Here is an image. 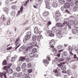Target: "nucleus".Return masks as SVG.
Instances as JSON below:
<instances>
[{
	"label": "nucleus",
	"instance_id": "nucleus-44",
	"mask_svg": "<svg viewBox=\"0 0 78 78\" xmlns=\"http://www.w3.org/2000/svg\"><path fill=\"white\" fill-rule=\"evenodd\" d=\"M64 65V64H65V63L64 62H63V63H61L60 64H59L58 65V66H59V67H61L62 66V65Z\"/></svg>",
	"mask_w": 78,
	"mask_h": 78
},
{
	"label": "nucleus",
	"instance_id": "nucleus-63",
	"mask_svg": "<svg viewBox=\"0 0 78 78\" xmlns=\"http://www.w3.org/2000/svg\"><path fill=\"white\" fill-rule=\"evenodd\" d=\"M16 7L15 5H13L12 6V9H16Z\"/></svg>",
	"mask_w": 78,
	"mask_h": 78
},
{
	"label": "nucleus",
	"instance_id": "nucleus-60",
	"mask_svg": "<svg viewBox=\"0 0 78 78\" xmlns=\"http://www.w3.org/2000/svg\"><path fill=\"white\" fill-rule=\"evenodd\" d=\"M28 72H29V73H31L32 72V69H29L28 70Z\"/></svg>",
	"mask_w": 78,
	"mask_h": 78
},
{
	"label": "nucleus",
	"instance_id": "nucleus-57",
	"mask_svg": "<svg viewBox=\"0 0 78 78\" xmlns=\"http://www.w3.org/2000/svg\"><path fill=\"white\" fill-rule=\"evenodd\" d=\"M75 5L76 6H78V0L76 1L75 2Z\"/></svg>",
	"mask_w": 78,
	"mask_h": 78
},
{
	"label": "nucleus",
	"instance_id": "nucleus-25",
	"mask_svg": "<svg viewBox=\"0 0 78 78\" xmlns=\"http://www.w3.org/2000/svg\"><path fill=\"white\" fill-rule=\"evenodd\" d=\"M16 14V12L15 11H12L11 13V15L12 17H14Z\"/></svg>",
	"mask_w": 78,
	"mask_h": 78
},
{
	"label": "nucleus",
	"instance_id": "nucleus-48",
	"mask_svg": "<svg viewBox=\"0 0 78 78\" xmlns=\"http://www.w3.org/2000/svg\"><path fill=\"white\" fill-rule=\"evenodd\" d=\"M67 74H68V75H70L72 74V73L70 70L67 71Z\"/></svg>",
	"mask_w": 78,
	"mask_h": 78
},
{
	"label": "nucleus",
	"instance_id": "nucleus-21",
	"mask_svg": "<svg viewBox=\"0 0 78 78\" xmlns=\"http://www.w3.org/2000/svg\"><path fill=\"white\" fill-rule=\"evenodd\" d=\"M58 6V4L54 2L52 3V6L54 8H56L57 6Z\"/></svg>",
	"mask_w": 78,
	"mask_h": 78
},
{
	"label": "nucleus",
	"instance_id": "nucleus-38",
	"mask_svg": "<svg viewBox=\"0 0 78 78\" xmlns=\"http://www.w3.org/2000/svg\"><path fill=\"white\" fill-rule=\"evenodd\" d=\"M27 36H31L32 35H31V33L29 31L27 32Z\"/></svg>",
	"mask_w": 78,
	"mask_h": 78
},
{
	"label": "nucleus",
	"instance_id": "nucleus-53",
	"mask_svg": "<svg viewBox=\"0 0 78 78\" xmlns=\"http://www.w3.org/2000/svg\"><path fill=\"white\" fill-rule=\"evenodd\" d=\"M47 58L48 59L49 61H51V59L50 58V56L48 55L47 57Z\"/></svg>",
	"mask_w": 78,
	"mask_h": 78
},
{
	"label": "nucleus",
	"instance_id": "nucleus-41",
	"mask_svg": "<svg viewBox=\"0 0 78 78\" xmlns=\"http://www.w3.org/2000/svg\"><path fill=\"white\" fill-rule=\"evenodd\" d=\"M43 62L44 64H45V63L48 64V63H49V62H48V61L47 60H44Z\"/></svg>",
	"mask_w": 78,
	"mask_h": 78
},
{
	"label": "nucleus",
	"instance_id": "nucleus-52",
	"mask_svg": "<svg viewBox=\"0 0 78 78\" xmlns=\"http://www.w3.org/2000/svg\"><path fill=\"white\" fill-rule=\"evenodd\" d=\"M37 57H38V55L36 54H34V58H37Z\"/></svg>",
	"mask_w": 78,
	"mask_h": 78
},
{
	"label": "nucleus",
	"instance_id": "nucleus-34",
	"mask_svg": "<svg viewBox=\"0 0 78 78\" xmlns=\"http://www.w3.org/2000/svg\"><path fill=\"white\" fill-rule=\"evenodd\" d=\"M43 38V37H42V35H40L38 36H37V39H41Z\"/></svg>",
	"mask_w": 78,
	"mask_h": 78
},
{
	"label": "nucleus",
	"instance_id": "nucleus-37",
	"mask_svg": "<svg viewBox=\"0 0 78 78\" xmlns=\"http://www.w3.org/2000/svg\"><path fill=\"white\" fill-rule=\"evenodd\" d=\"M7 64V62H6V60H5L4 61H3L2 62V65H5Z\"/></svg>",
	"mask_w": 78,
	"mask_h": 78
},
{
	"label": "nucleus",
	"instance_id": "nucleus-51",
	"mask_svg": "<svg viewBox=\"0 0 78 78\" xmlns=\"http://www.w3.org/2000/svg\"><path fill=\"white\" fill-rule=\"evenodd\" d=\"M66 12V13H68V14H71V13L68 11L67 9H66L65 11Z\"/></svg>",
	"mask_w": 78,
	"mask_h": 78
},
{
	"label": "nucleus",
	"instance_id": "nucleus-16",
	"mask_svg": "<svg viewBox=\"0 0 78 78\" xmlns=\"http://www.w3.org/2000/svg\"><path fill=\"white\" fill-rule=\"evenodd\" d=\"M25 48V47L24 46H21L19 49V51H22Z\"/></svg>",
	"mask_w": 78,
	"mask_h": 78
},
{
	"label": "nucleus",
	"instance_id": "nucleus-49",
	"mask_svg": "<svg viewBox=\"0 0 78 78\" xmlns=\"http://www.w3.org/2000/svg\"><path fill=\"white\" fill-rule=\"evenodd\" d=\"M56 27L54 26L52 28V30H53V31H55L56 30Z\"/></svg>",
	"mask_w": 78,
	"mask_h": 78
},
{
	"label": "nucleus",
	"instance_id": "nucleus-47",
	"mask_svg": "<svg viewBox=\"0 0 78 78\" xmlns=\"http://www.w3.org/2000/svg\"><path fill=\"white\" fill-rule=\"evenodd\" d=\"M61 69L62 70H66V67L65 66H63L62 67V68Z\"/></svg>",
	"mask_w": 78,
	"mask_h": 78
},
{
	"label": "nucleus",
	"instance_id": "nucleus-46",
	"mask_svg": "<svg viewBox=\"0 0 78 78\" xmlns=\"http://www.w3.org/2000/svg\"><path fill=\"white\" fill-rule=\"evenodd\" d=\"M28 2H29V1H27L26 2V3L24 4V6L25 7H26L27 6V4L28 3Z\"/></svg>",
	"mask_w": 78,
	"mask_h": 78
},
{
	"label": "nucleus",
	"instance_id": "nucleus-50",
	"mask_svg": "<svg viewBox=\"0 0 78 78\" xmlns=\"http://www.w3.org/2000/svg\"><path fill=\"white\" fill-rule=\"evenodd\" d=\"M63 55V56H67V53L66 52H64Z\"/></svg>",
	"mask_w": 78,
	"mask_h": 78
},
{
	"label": "nucleus",
	"instance_id": "nucleus-18",
	"mask_svg": "<svg viewBox=\"0 0 78 78\" xmlns=\"http://www.w3.org/2000/svg\"><path fill=\"white\" fill-rule=\"evenodd\" d=\"M23 75V73H22V72H19L18 73L17 75V77H21V76H22V75Z\"/></svg>",
	"mask_w": 78,
	"mask_h": 78
},
{
	"label": "nucleus",
	"instance_id": "nucleus-30",
	"mask_svg": "<svg viewBox=\"0 0 78 78\" xmlns=\"http://www.w3.org/2000/svg\"><path fill=\"white\" fill-rule=\"evenodd\" d=\"M46 8L48 9H50V6L49 3H48L46 4Z\"/></svg>",
	"mask_w": 78,
	"mask_h": 78
},
{
	"label": "nucleus",
	"instance_id": "nucleus-59",
	"mask_svg": "<svg viewBox=\"0 0 78 78\" xmlns=\"http://www.w3.org/2000/svg\"><path fill=\"white\" fill-rule=\"evenodd\" d=\"M54 72L55 73H57L58 72V70L57 69H54Z\"/></svg>",
	"mask_w": 78,
	"mask_h": 78
},
{
	"label": "nucleus",
	"instance_id": "nucleus-12",
	"mask_svg": "<svg viewBox=\"0 0 78 78\" xmlns=\"http://www.w3.org/2000/svg\"><path fill=\"white\" fill-rule=\"evenodd\" d=\"M75 21L73 20H71L69 21V24L70 25L73 26L74 25V23Z\"/></svg>",
	"mask_w": 78,
	"mask_h": 78
},
{
	"label": "nucleus",
	"instance_id": "nucleus-58",
	"mask_svg": "<svg viewBox=\"0 0 78 78\" xmlns=\"http://www.w3.org/2000/svg\"><path fill=\"white\" fill-rule=\"evenodd\" d=\"M29 61H30V59L28 58H27L26 59V61L27 62H29Z\"/></svg>",
	"mask_w": 78,
	"mask_h": 78
},
{
	"label": "nucleus",
	"instance_id": "nucleus-23",
	"mask_svg": "<svg viewBox=\"0 0 78 78\" xmlns=\"http://www.w3.org/2000/svg\"><path fill=\"white\" fill-rule=\"evenodd\" d=\"M26 45L27 47H32V49H33V46H32L31 43H29L27 44Z\"/></svg>",
	"mask_w": 78,
	"mask_h": 78
},
{
	"label": "nucleus",
	"instance_id": "nucleus-10",
	"mask_svg": "<svg viewBox=\"0 0 78 78\" xmlns=\"http://www.w3.org/2000/svg\"><path fill=\"white\" fill-rule=\"evenodd\" d=\"M55 42L54 40H51L49 43V44L50 45V46H53V45H55Z\"/></svg>",
	"mask_w": 78,
	"mask_h": 78
},
{
	"label": "nucleus",
	"instance_id": "nucleus-9",
	"mask_svg": "<svg viewBox=\"0 0 78 78\" xmlns=\"http://www.w3.org/2000/svg\"><path fill=\"white\" fill-rule=\"evenodd\" d=\"M34 33L35 34H38L39 33V30L37 27H35L34 29Z\"/></svg>",
	"mask_w": 78,
	"mask_h": 78
},
{
	"label": "nucleus",
	"instance_id": "nucleus-5",
	"mask_svg": "<svg viewBox=\"0 0 78 78\" xmlns=\"http://www.w3.org/2000/svg\"><path fill=\"white\" fill-rule=\"evenodd\" d=\"M20 42V38H18L16 39V41L15 42V43L16 44V46H17L18 44H19Z\"/></svg>",
	"mask_w": 78,
	"mask_h": 78
},
{
	"label": "nucleus",
	"instance_id": "nucleus-11",
	"mask_svg": "<svg viewBox=\"0 0 78 78\" xmlns=\"http://www.w3.org/2000/svg\"><path fill=\"white\" fill-rule=\"evenodd\" d=\"M49 12L47 11H45L43 13V16L46 17L48 15Z\"/></svg>",
	"mask_w": 78,
	"mask_h": 78
},
{
	"label": "nucleus",
	"instance_id": "nucleus-8",
	"mask_svg": "<svg viewBox=\"0 0 78 78\" xmlns=\"http://www.w3.org/2000/svg\"><path fill=\"white\" fill-rule=\"evenodd\" d=\"M11 64H9L7 66H5L4 67L3 69L4 70H6V69H9L11 67Z\"/></svg>",
	"mask_w": 78,
	"mask_h": 78
},
{
	"label": "nucleus",
	"instance_id": "nucleus-3",
	"mask_svg": "<svg viewBox=\"0 0 78 78\" xmlns=\"http://www.w3.org/2000/svg\"><path fill=\"white\" fill-rule=\"evenodd\" d=\"M56 32L57 34H58L59 35L57 37V38H58V39H61V38H62V35H61V31L59 30H58L56 31Z\"/></svg>",
	"mask_w": 78,
	"mask_h": 78
},
{
	"label": "nucleus",
	"instance_id": "nucleus-22",
	"mask_svg": "<svg viewBox=\"0 0 78 78\" xmlns=\"http://www.w3.org/2000/svg\"><path fill=\"white\" fill-rule=\"evenodd\" d=\"M32 67V65H31V63H29L27 64V67L28 69L31 68Z\"/></svg>",
	"mask_w": 78,
	"mask_h": 78
},
{
	"label": "nucleus",
	"instance_id": "nucleus-26",
	"mask_svg": "<svg viewBox=\"0 0 78 78\" xmlns=\"http://www.w3.org/2000/svg\"><path fill=\"white\" fill-rule=\"evenodd\" d=\"M57 48L58 50H61L62 48V46L61 45H59L57 46Z\"/></svg>",
	"mask_w": 78,
	"mask_h": 78
},
{
	"label": "nucleus",
	"instance_id": "nucleus-4",
	"mask_svg": "<svg viewBox=\"0 0 78 78\" xmlns=\"http://www.w3.org/2000/svg\"><path fill=\"white\" fill-rule=\"evenodd\" d=\"M6 72H4L3 73H0V76H1V78H2V76H4V78H7L6 77Z\"/></svg>",
	"mask_w": 78,
	"mask_h": 78
},
{
	"label": "nucleus",
	"instance_id": "nucleus-39",
	"mask_svg": "<svg viewBox=\"0 0 78 78\" xmlns=\"http://www.w3.org/2000/svg\"><path fill=\"white\" fill-rule=\"evenodd\" d=\"M8 73L9 74H11L12 73V70L11 69H9L8 71Z\"/></svg>",
	"mask_w": 78,
	"mask_h": 78
},
{
	"label": "nucleus",
	"instance_id": "nucleus-43",
	"mask_svg": "<svg viewBox=\"0 0 78 78\" xmlns=\"http://www.w3.org/2000/svg\"><path fill=\"white\" fill-rule=\"evenodd\" d=\"M10 21H11V20H9L7 22V25H9L11 24V23H10Z\"/></svg>",
	"mask_w": 78,
	"mask_h": 78
},
{
	"label": "nucleus",
	"instance_id": "nucleus-15",
	"mask_svg": "<svg viewBox=\"0 0 78 78\" xmlns=\"http://www.w3.org/2000/svg\"><path fill=\"white\" fill-rule=\"evenodd\" d=\"M73 9L74 12H76V11H78V8L77 6H74L73 7Z\"/></svg>",
	"mask_w": 78,
	"mask_h": 78
},
{
	"label": "nucleus",
	"instance_id": "nucleus-20",
	"mask_svg": "<svg viewBox=\"0 0 78 78\" xmlns=\"http://www.w3.org/2000/svg\"><path fill=\"white\" fill-rule=\"evenodd\" d=\"M65 5L66 8H70V3L69 2L66 3Z\"/></svg>",
	"mask_w": 78,
	"mask_h": 78
},
{
	"label": "nucleus",
	"instance_id": "nucleus-45",
	"mask_svg": "<svg viewBox=\"0 0 78 78\" xmlns=\"http://www.w3.org/2000/svg\"><path fill=\"white\" fill-rule=\"evenodd\" d=\"M37 51V49L36 48H34L33 49L32 52L33 53H36Z\"/></svg>",
	"mask_w": 78,
	"mask_h": 78
},
{
	"label": "nucleus",
	"instance_id": "nucleus-1",
	"mask_svg": "<svg viewBox=\"0 0 78 78\" xmlns=\"http://www.w3.org/2000/svg\"><path fill=\"white\" fill-rule=\"evenodd\" d=\"M32 50V47H28L24 51L23 54L24 55H26V54H28L30 51Z\"/></svg>",
	"mask_w": 78,
	"mask_h": 78
},
{
	"label": "nucleus",
	"instance_id": "nucleus-55",
	"mask_svg": "<svg viewBox=\"0 0 78 78\" xmlns=\"http://www.w3.org/2000/svg\"><path fill=\"white\" fill-rule=\"evenodd\" d=\"M12 47H9L8 48H7L6 49L8 51L9 50H11V49H12Z\"/></svg>",
	"mask_w": 78,
	"mask_h": 78
},
{
	"label": "nucleus",
	"instance_id": "nucleus-64",
	"mask_svg": "<svg viewBox=\"0 0 78 78\" xmlns=\"http://www.w3.org/2000/svg\"><path fill=\"white\" fill-rule=\"evenodd\" d=\"M75 27L76 28H78V24L75 25Z\"/></svg>",
	"mask_w": 78,
	"mask_h": 78
},
{
	"label": "nucleus",
	"instance_id": "nucleus-19",
	"mask_svg": "<svg viewBox=\"0 0 78 78\" xmlns=\"http://www.w3.org/2000/svg\"><path fill=\"white\" fill-rule=\"evenodd\" d=\"M65 25H66V22H63L62 24L61 23H59V27H64Z\"/></svg>",
	"mask_w": 78,
	"mask_h": 78
},
{
	"label": "nucleus",
	"instance_id": "nucleus-17",
	"mask_svg": "<svg viewBox=\"0 0 78 78\" xmlns=\"http://www.w3.org/2000/svg\"><path fill=\"white\" fill-rule=\"evenodd\" d=\"M26 66H27L26 63H23L22 66V69H25V67H26Z\"/></svg>",
	"mask_w": 78,
	"mask_h": 78
},
{
	"label": "nucleus",
	"instance_id": "nucleus-36",
	"mask_svg": "<svg viewBox=\"0 0 78 78\" xmlns=\"http://www.w3.org/2000/svg\"><path fill=\"white\" fill-rule=\"evenodd\" d=\"M24 72L25 75H29V72H28V71H24Z\"/></svg>",
	"mask_w": 78,
	"mask_h": 78
},
{
	"label": "nucleus",
	"instance_id": "nucleus-24",
	"mask_svg": "<svg viewBox=\"0 0 78 78\" xmlns=\"http://www.w3.org/2000/svg\"><path fill=\"white\" fill-rule=\"evenodd\" d=\"M16 70L17 72H20L21 70V68L19 66L17 67L16 69Z\"/></svg>",
	"mask_w": 78,
	"mask_h": 78
},
{
	"label": "nucleus",
	"instance_id": "nucleus-28",
	"mask_svg": "<svg viewBox=\"0 0 78 78\" xmlns=\"http://www.w3.org/2000/svg\"><path fill=\"white\" fill-rule=\"evenodd\" d=\"M37 37V36L36 35H34L32 37V40L34 41H36V38Z\"/></svg>",
	"mask_w": 78,
	"mask_h": 78
},
{
	"label": "nucleus",
	"instance_id": "nucleus-32",
	"mask_svg": "<svg viewBox=\"0 0 78 78\" xmlns=\"http://www.w3.org/2000/svg\"><path fill=\"white\" fill-rule=\"evenodd\" d=\"M28 55L30 58H34V53H30L28 54Z\"/></svg>",
	"mask_w": 78,
	"mask_h": 78
},
{
	"label": "nucleus",
	"instance_id": "nucleus-35",
	"mask_svg": "<svg viewBox=\"0 0 78 78\" xmlns=\"http://www.w3.org/2000/svg\"><path fill=\"white\" fill-rule=\"evenodd\" d=\"M49 47L51 48H52V50L53 51H56V49L54 48V46H49Z\"/></svg>",
	"mask_w": 78,
	"mask_h": 78
},
{
	"label": "nucleus",
	"instance_id": "nucleus-62",
	"mask_svg": "<svg viewBox=\"0 0 78 78\" xmlns=\"http://www.w3.org/2000/svg\"><path fill=\"white\" fill-rule=\"evenodd\" d=\"M72 68L73 69H76V66L75 65H73L72 66Z\"/></svg>",
	"mask_w": 78,
	"mask_h": 78
},
{
	"label": "nucleus",
	"instance_id": "nucleus-7",
	"mask_svg": "<svg viewBox=\"0 0 78 78\" xmlns=\"http://www.w3.org/2000/svg\"><path fill=\"white\" fill-rule=\"evenodd\" d=\"M26 57H27V55L24 57H20L19 59L20 61H22V62H23V61H24V60L26 59Z\"/></svg>",
	"mask_w": 78,
	"mask_h": 78
},
{
	"label": "nucleus",
	"instance_id": "nucleus-13",
	"mask_svg": "<svg viewBox=\"0 0 78 78\" xmlns=\"http://www.w3.org/2000/svg\"><path fill=\"white\" fill-rule=\"evenodd\" d=\"M72 33L73 34H76L78 32V30L76 29H73L72 30Z\"/></svg>",
	"mask_w": 78,
	"mask_h": 78
},
{
	"label": "nucleus",
	"instance_id": "nucleus-31",
	"mask_svg": "<svg viewBox=\"0 0 78 78\" xmlns=\"http://www.w3.org/2000/svg\"><path fill=\"white\" fill-rule=\"evenodd\" d=\"M60 12H59L57 11L55 13V16L57 17H58V16H59L60 15Z\"/></svg>",
	"mask_w": 78,
	"mask_h": 78
},
{
	"label": "nucleus",
	"instance_id": "nucleus-42",
	"mask_svg": "<svg viewBox=\"0 0 78 78\" xmlns=\"http://www.w3.org/2000/svg\"><path fill=\"white\" fill-rule=\"evenodd\" d=\"M16 60V58H15V57H13L12 58L11 61L12 62H14V61Z\"/></svg>",
	"mask_w": 78,
	"mask_h": 78
},
{
	"label": "nucleus",
	"instance_id": "nucleus-2",
	"mask_svg": "<svg viewBox=\"0 0 78 78\" xmlns=\"http://www.w3.org/2000/svg\"><path fill=\"white\" fill-rule=\"evenodd\" d=\"M53 32L51 30H48L47 32V34L50 37H53L55 36L53 33H52Z\"/></svg>",
	"mask_w": 78,
	"mask_h": 78
},
{
	"label": "nucleus",
	"instance_id": "nucleus-54",
	"mask_svg": "<svg viewBox=\"0 0 78 78\" xmlns=\"http://www.w3.org/2000/svg\"><path fill=\"white\" fill-rule=\"evenodd\" d=\"M78 24V21H74V25H77Z\"/></svg>",
	"mask_w": 78,
	"mask_h": 78
},
{
	"label": "nucleus",
	"instance_id": "nucleus-6",
	"mask_svg": "<svg viewBox=\"0 0 78 78\" xmlns=\"http://www.w3.org/2000/svg\"><path fill=\"white\" fill-rule=\"evenodd\" d=\"M3 9L4 11L6 12V13H8L9 11V9L8 8L4 7L3 8Z\"/></svg>",
	"mask_w": 78,
	"mask_h": 78
},
{
	"label": "nucleus",
	"instance_id": "nucleus-61",
	"mask_svg": "<svg viewBox=\"0 0 78 78\" xmlns=\"http://www.w3.org/2000/svg\"><path fill=\"white\" fill-rule=\"evenodd\" d=\"M5 3L6 5L9 4V0H6L5 1Z\"/></svg>",
	"mask_w": 78,
	"mask_h": 78
},
{
	"label": "nucleus",
	"instance_id": "nucleus-40",
	"mask_svg": "<svg viewBox=\"0 0 78 78\" xmlns=\"http://www.w3.org/2000/svg\"><path fill=\"white\" fill-rule=\"evenodd\" d=\"M64 59L63 58H60L58 60V62H61L62 61H63Z\"/></svg>",
	"mask_w": 78,
	"mask_h": 78
},
{
	"label": "nucleus",
	"instance_id": "nucleus-33",
	"mask_svg": "<svg viewBox=\"0 0 78 78\" xmlns=\"http://www.w3.org/2000/svg\"><path fill=\"white\" fill-rule=\"evenodd\" d=\"M68 50L69 51H72L73 50V48L70 46H69L68 47Z\"/></svg>",
	"mask_w": 78,
	"mask_h": 78
},
{
	"label": "nucleus",
	"instance_id": "nucleus-56",
	"mask_svg": "<svg viewBox=\"0 0 78 78\" xmlns=\"http://www.w3.org/2000/svg\"><path fill=\"white\" fill-rule=\"evenodd\" d=\"M23 7L22 6H21L20 8V11H21V12H23Z\"/></svg>",
	"mask_w": 78,
	"mask_h": 78
},
{
	"label": "nucleus",
	"instance_id": "nucleus-27",
	"mask_svg": "<svg viewBox=\"0 0 78 78\" xmlns=\"http://www.w3.org/2000/svg\"><path fill=\"white\" fill-rule=\"evenodd\" d=\"M31 36H30L27 35L25 36V39L26 40H29L30 39Z\"/></svg>",
	"mask_w": 78,
	"mask_h": 78
},
{
	"label": "nucleus",
	"instance_id": "nucleus-14",
	"mask_svg": "<svg viewBox=\"0 0 78 78\" xmlns=\"http://www.w3.org/2000/svg\"><path fill=\"white\" fill-rule=\"evenodd\" d=\"M31 44L32 46V48H33V47L36 46L37 45V42L36 41L33 42Z\"/></svg>",
	"mask_w": 78,
	"mask_h": 78
},
{
	"label": "nucleus",
	"instance_id": "nucleus-29",
	"mask_svg": "<svg viewBox=\"0 0 78 78\" xmlns=\"http://www.w3.org/2000/svg\"><path fill=\"white\" fill-rule=\"evenodd\" d=\"M58 2H59L61 4H64L65 3V1L63 0H58Z\"/></svg>",
	"mask_w": 78,
	"mask_h": 78
}]
</instances>
